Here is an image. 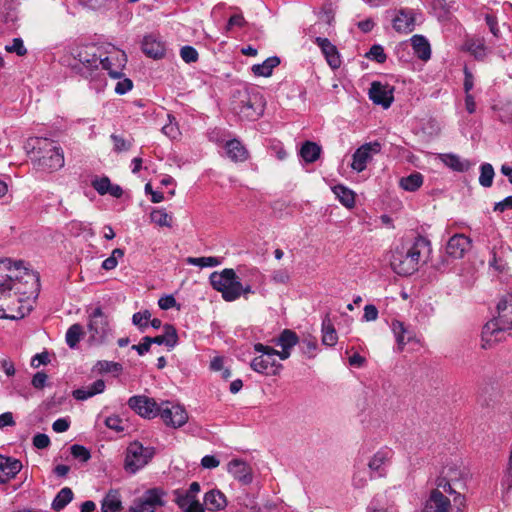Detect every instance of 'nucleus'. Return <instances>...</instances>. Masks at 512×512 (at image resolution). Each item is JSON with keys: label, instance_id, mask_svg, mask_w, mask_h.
Here are the masks:
<instances>
[{"label": "nucleus", "instance_id": "5701e85b", "mask_svg": "<svg viewBox=\"0 0 512 512\" xmlns=\"http://www.w3.org/2000/svg\"><path fill=\"white\" fill-rule=\"evenodd\" d=\"M315 43L319 46L322 53L324 54L327 63L332 69H337L341 65L338 50L334 44L328 38L316 37Z\"/></svg>", "mask_w": 512, "mask_h": 512}, {"label": "nucleus", "instance_id": "603ef678", "mask_svg": "<svg viewBox=\"0 0 512 512\" xmlns=\"http://www.w3.org/2000/svg\"><path fill=\"white\" fill-rule=\"evenodd\" d=\"M70 452L75 459H78L81 462H87L91 458L90 451L85 446L80 444L72 445L70 447Z\"/></svg>", "mask_w": 512, "mask_h": 512}, {"label": "nucleus", "instance_id": "ea45409f", "mask_svg": "<svg viewBox=\"0 0 512 512\" xmlns=\"http://www.w3.org/2000/svg\"><path fill=\"white\" fill-rule=\"evenodd\" d=\"M121 509V500L118 491L110 490L102 500V512H117Z\"/></svg>", "mask_w": 512, "mask_h": 512}, {"label": "nucleus", "instance_id": "3c124183", "mask_svg": "<svg viewBox=\"0 0 512 512\" xmlns=\"http://www.w3.org/2000/svg\"><path fill=\"white\" fill-rule=\"evenodd\" d=\"M365 56L372 60V61H375L379 64H382L386 61L387 59V55L386 53L384 52V48L379 45V44H375L373 45L370 50L365 54Z\"/></svg>", "mask_w": 512, "mask_h": 512}, {"label": "nucleus", "instance_id": "ddd939ff", "mask_svg": "<svg viewBox=\"0 0 512 512\" xmlns=\"http://www.w3.org/2000/svg\"><path fill=\"white\" fill-rule=\"evenodd\" d=\"M394 456V451L388 447L383 446L379 448L368 460L367 466L369 469L370 478H382L387 474V469L391 464Z\"/></svg>", "mask_w": 512, "mask_h": 512}, {"label": "nucleus", "instance_id": "4c0bfd02", "mask_svg": "<svg viewBox=\"0 0 512 512\" xmlns=\"http://www.w3.org/2000/svg\"><path fill=\"white\" fill-rule=\"evenodd\" d=\"M322 344L326 346H334L337 343L338 336L333 323L329 317H325L322 321Z\"/></svg>", "mask_w": 512, "mask_h": 512}, {"label": "nucleus", "instance_id": "4d7b16f0", "mask_svg": "<svg viewBox=\"0 0 512 512\" xmlns=\"http://www.w3.org/2000/svg\"><path fill=\"white\" fill-rule=\"evenodd\" d=\"M91 184L92 187L98 192V194L105 195L109 191L111 181L107 176H103L100 178H95L92 180Z\"/></svg>", "mask_w": 512, "mask_h": 512}, {"label": "nucleus", "instance_id": "4468645a", "mask_svg": "<svg viewBox=\"0 0 512 512\" xmlns=\"http://www.w3.org/2000/svg\"><path fill=\"white\" fill-rule=\"evenodd\" d=\"M158 416L166 426L172 428L182 427L188 420V414L184 407L169 401L160 403Z\"/></svg>", "mask_w": 512, "mask_h": 512}, {"label": "nucleus", "instance_id": "aec40b11", "mask_svg": "<svg viewBox=\"0 0 512 512\" xmlns=\"http://www.w3.org/2000/svg\"><path fill=\"white\" fill-rule=\"evenodd\" d=\"M21 469L20 460L0 454V484H5L15 478Z\"/></svg>", "mask_w": 512, "mask_h": 512}, {"label": "nucleus", "instance_id": "a211bd4d", "mask_svg": "<svg viewBox=\"0 0 512 512\" xmlns=\"http://www.w3.org/2000/svg\"><path fill=\"white\" fill-rule=\"evenodd\" d=\"M393 29L401 34H409L416 26V13L412 9H400L392 19Z\"/></svg>", "mask_w": 512, "mask_h": 512}, {"label": "nucleus", "instance_id": "bb28decb", "mask_svg": "<svg viewBox=\"0 0 512 512\" xmlns=\"http://www.w3.org/2000/svg\"><path fill=\"white\" fill-rule=\"evenodd\" d=\"M199 491L200 484L198 482H192L187 490H174V501L179 508L184 509L187 505H193V502H199L196 499V495Z\"/></svg>", "mask_w": 512, "mask_h": 512}, {"label": "nucleus", "instance_id": "9b49d317", "mask_svg": "<svg viewBox=\"0 0 512 512\" xmlns=\"http://www.w3.org/2000/svg\"><path fill=\"white\" fill-rule=\"evenodd\" d=\"M89 341L94 344H102L111 332L110 321L101 307H96L88 320Z\"/></svg>", "mask_w": 512, "mask_h": 512}, {"label": "nucleus", "instance_id": "864d4df0", "mask_svg": "<svg viewBox=\"0 0 512 512\" xmlns=\"http://www.w3.org/2000/svg\"><path fill=\"white\" fill-rule=\"evenodd\" d=\"M169 123L162 127V132L170 139H176L180 135L178 124L175 122V118L168 115Z\"/></svg>", "mask_w": 512, "mask_h": 512}, {"label": "nucleus", "instance_id": "72a5a7b5", "mask_svg": "<svg viewBox=\"0 0 512 512\" xmlns=\"http://www.w3.org/2000/svg\"><path fill=\"white\" fill-rule=\"evenodd\" d=\"M465 49L474 56L476 60H484L488 54V47L484 38H469L465 41Z\"/></svg>", "mask_w": 512, "mask_h": 512}, {"label": "nucleus", "instance_id": "0e129e2a", "mask_svg": "<svg viewBox=\"0 0 512 512\" xmlns=\"http://www.w3.org/2000/svg\"><path fill=\"white\" fill-rule=\"evenodd\" d=\"M33 445L37 449H45L50 445V438L44 433H38L33 437Z\"/></svg>", "mask_w": 512, "mask_h": 512}, {"label": "nucleus", "instance_id": "412c9836", "mask_svg": "<svg viewBox=\"0 0 512 512\" xmlns=\"http://www.w3.org/2000/svg\"><path fill=\"white\" fill-rule=\"evenodd\" d=\"M227 471L244 485L250 484L253 480L251 467L241 459H232L227 465Z\"/></svg>", "mask_w": 512, "mask_h": 512}, {"label": "nucleus", "instance_id": "37998d69", "mask_svg": "<svg viewBox=\"0 0 512 512\" xmlns=\"http://www.w3.org/2000/svg\"><path fill=\"white\" fill-rule=\"evenodd\" d=\"M83 335V327L79 323L71 325L65 335L66 343L70 348L77 347Z\"/></svg>", "mask_w": 512, "mask_h": 512}, {"label": "nucleus", "instance_id": "f03ea898", "mask_svg": "<svg viewBox=\"0 0 512 512\" xmlns=\"http://www.w3.org/2000/svg\"><path fill=\"white\" fill-rule=\"evenodd\" d=\"M431 251L430 241L418 235L411 241L401 243L393 250L390 265L398 275H412L421 264L428 261Z\"/></svg>", "mask_w": 512, "mask_h": 512}, {"label": "nucleus", "instance_id": "052dcab7", "mask_svg": "<svg viewBox=\"0 0 512 512\" xmlns=\"http://www.w3.org/2000/svg\"><path fill=\"white\" fill-rule=\"evenodd\" d=\"M246 25V20L245 18L243 17L242 14H234L232 15L228 22H227V25L225 27L226 31H230L233 27H239V28H242Z\"/></svg>", "mask_w": 512, "mask_h": 512}, {"label": "nucleus", "instance_id": "680f3d73", "mask_svg": "<svg viewBox=\"0 0 512 512\" xmlns=\"http://www.w3.org/2000/svg\"><path fill=\"white\" fill-rule=\"evenodd\" d=\"M503 492L508 493L512 488V465H508L501 480Z\"/></svg>", "mask_w": 512, "mask_h": 512}, {"label": "nucleus", "instance_id": "f3484780", "mask_svg": "<svg viewBox=\"0 0 512 512\" xmlns=\"http://www.w3.org/2000/svg\"><path fill=\"white\" fill-rule=\"evenodd\" d=\"M394 86L380 81H373L369 89V99L376 105L388 109L394 101Z\"/></svg>", "mask_w": 512, "mask_h": 512}, {"label": "nucleus", "instance_id": "39448f33", "mask_svg": "<svg viewBox=\"0 0 512 512\" xmlns=\"http://www.w3.org/2000/svg\"><path fill=\"white\" fill-rule=\"evenodd\" d=\"M497 313V317L488 321L482 329L483 348H489L501 341L505 332L512 330V295L498 302Z\"/></svg>", "mask_w": 512, "mask_h": 512}, {"label": "nucleus", "instance_id": "c85d7f7f", "mask_svg": "<svg viewBox=\"0 0 512 512\" xmlns=\"http://www.w3.org/2000/svg\"><path fill=\"white\" fill-rule=\"evenodd\" d=\"M391 329L399 351H402L404 346L415 338V332L399 320L392 321Z\"/></svg>", "mask_w": 512, "mask_h": 512}, {"label": "nucleus", "instance_id": "c03bdc74", "mask_svg": "<svg viewBox=\"0 0 512 512\" xmlns=\"http://www.w3.org/2000/svg\"><path fill=\"white\" fill-rule=\"evenodd\" d=\"M298 344L300 346L301 352L307 358H314L317 355L318 343L315 337L307 336L301 341L299 340Z\"/></svg>", "mask_w": 512, "mask_h": 512}, {"label": "nucleus", "instance_id": "c9c22d12", "mask_svg": "<svg viewBox=\"0 0 512 512\" xmlns=\"http://www.w3.org/2000/svg\"><path fill=\"white\" fill-rule=\"evenodd\" d=\"M322 148L315 142L305 141L299 151L300 157L306 163H314L321 155Z\"/></svg>", "mask_w": 512, "mask_h": 512}, {"label": "nucleus", "instance_id": "7ed1b4c3", "mask_svg": "<svg viewBox=\"0 0 512 512\" xmlns=\"http://www.w3.org/2000/svg\"><path fill=\"white\" fill-rule=\"evenodd\" d=\"M25 149L30 155L33 166L42 172H54L64 166V153L54 140L48 138H29Z\"/></svg>", "mask_w": 512, "mask_h": 512}, {"label": "nucleus", "instance_id": "69168bd1", "mask_svg": "<svg viewBox=\"0 0 512 512\" xmlns=\"http://www.w3.org/2000/svg\"><path fill=\"white\" fill-rule=\"evenodd\" d=\"M486 24L489 27L490 32L498 38L500 36V30L498 27V21L497 18L494 15L486 14L485 16Z\"/></svg>", "mask_w": 512, "mask_h": 512}, {"label": "nucleus", "instance_id": "9d476101", "mask_svg": "<svg viewBox=\"0 0 512 512\" xmlns=\"http://www.w3.org/2000/svg\"><path fill=\"white\" fill-rule=\"evenodd\" d=\"M153 456V448L144 447L140 442L134 441L130 443L126 449L124 469L134 474L146 466Z\"/></svg>", "mask_w": 512, "mask_h": 512}, {"label": "nucleus", "instance_id": "4be33fe9", "mask_svg": "<svg viewBox=\"0 0 512 512\" xmlns=\"http://www.w3.org/2000/svg\"><path fill=\"white\" fill-rule=\"evenodd\" d=\"M470 245L471 240L469 237L464 234H455L449 239L446 245V252L449 256L459 259L469 250Z\"/></svg>", "mask_w": 512, "mask_h": 512}, {"label": "nucleus", "instance_id": "13d9d810", "mask_svg": "<svg viewBox=\"0 0 512 512\" xmlns=\"http://www.w3.org/2000/svg\"><path fill=\"white\" fill-rule=\"evenodd\" d=\"M107 428L114 430L116 432L124 431V427L122 425V419L117 415L109 416L104 421Z\"/></svg>", "mask_w": 512, "mask_h": 512}, {"label": "nucleus", "instance_id": "de8ad7c7", "mask_svg": "<svg viewBox=\"0 0 512 512\" xmlns=\"http://www.w3.org/2000/svg\"><path fill=\"white\" fill-rule=\"evenodd\" d=\"M187 263L198 266L201 268L204 267H216L220 265L221 261L217 257L209 256V257H189L187 258Z\"/></svg>", "mask_w": 512, "mask_h": 512}, {"label": "nucleus", "instance_id": "473e14b6", "mask_svg": "<svg viewBox=\"0 0 512 512\" xmlns=\"http://www.w3.org/2000/svg\"><path fill=\"white\" fill-rule=\"evenodd\" d=\"M105 382L102 379L96 380L90 386L78 388L73 391L72 395L76 400L84 401L97 394L104 392Z\"/></svg>", "mask_w": 512, "mask_h": 512}, {"label": "nucleus", "instance_id": "49530a36", "mask_svg": "<svg viewBox=\"0 0 512 512\" xmlns=\"http://www.w3.org/2000/svg\"><path fill=\"white\" fill-rule=\"evenodd\" d=\"M494 168L489 163H483L480 166V177L479 183L481 186L488 188L492 186L493 178H494Z\"/></svg>", "mask_w": 512, "mask_h": 512}, {"label": "nucleus", "instance_id": "a19ab883", "mask_svg": "<svg viewBox=\"0 0 512 512\" xmlns=\"http://www.w3.org/2000/svg\"><path fill=\"white\" fill-rule=\"evenodd\" d=\"M399 184L402 189L414 192L422 186L423 176L419 172H414L406 177H402Z\"/></svg>", "mask_w": 512, "mask_h": 512}, {"label": "nucleus", "instance_id": "a18cd8bd", "mask_svg": "<svg viewBox=\"0 0 512 512\" xmlns=\"http://www.w3.org/2000/svg\"><path fill=\"white\" fill-rule=\"evenodd\" d=\"M151 221L161 227L172 226V216L165 209H154L150 214Z\"/></svg>", "mask_w": 512, "mask_h": 512}, {"label": "nucleus", "instance_id": "393cba45", "mask_svg": "<svg viewBox=\"0 0 512 512\" xmlns=\"http://www.w3.org/2000/svg\"><path fill=\"white\" fill-rule=\"evenodd\" d=\"M442 474L443 475L440 476L436 481V490L442 488L443 491L446 493L456 494L455 490L452 487V483L460 480L462 475L461 471L458 470L456 467H445Z\"/></svg>", "mask_w": 512, "mask_h": 512}, {"label": "nucleus", "instance_id": "f704fd0d", "mask_svg": "<svg viewBox=\"0 0 512 512\" xmlns=\"http://www.w3.org/2000/svg\"><path fill=\"white\" fill-rule=\"evenodd\" d=\"M414 54L421 60L427 61L431 57V47L428 40L422 35H414L411 38Z\"/></svg>", "mask_w": 512, "mask_h": 512}, {"label": "nucleus", "instance_id": "20e7f679", "mask_svg": "<svg viewBox=\"0 0 512 512\" xmlns=\"http://www.w3.org/2000/svg\"><path fill=\"white\" fill-rule=\"evenodd\" d=\"M101 57V47L94 44L73 45L64 50L59 62L72 73L83 78L92 77L97 71V61Z\"/></svg>", "mask_w": 512, "mask_h": 512}, {"label": "nucleus", "instance_id": "5fc2aeb1", "mask_svg": "<svg viewBox=\"0 0 512 512\" xmlns=\"http://www.w3.org/2000/svg\"><path fill=\"white\" fill-rule=\"evenodd\" d=\"M5 50L8 53H15L17 56H24L27 54V49L24 46V42L21 38H14L10 45L5 46Z\"/></svg>", "mask_w": 512, "mask_h": 512}, {"label": "nucleus", "instance_id": "423d86ee", "mask_svg": "<svg viewBox=\"0 0 512 512\" xmlns=\"http://www.w3.org/2000/svg\"><path fill=\"white\" fill-rule=\"evenodd\" d=\"M231 106L235 114L248 121L257 120L264 112L262 95L248 89L236 90L233 93Z\"/></svg>", "mask_w": 512, "mask_h": 512}, {"label": "nucleus", "instance_id": "c756f323", "mask_svg": "<svg viewBox=\"0 0 512 512\" xmlns=\"http://www.w3.org/2000/svg\"><path fill=\"white\" fill-rule=\"evenodd\" d=\"M439 159L445 166L455 172H466L473 166L471 161L454 153L439 154Z\"/></svg>", "mask_w": 512, "mask_h": 512}, {"label": "nucleus", "instance_id": "f257e3e1", "mask_svg": "<svg viewBox=\"0 0 512 512\" xmlns=\"http://www.w3.org/2000/svg\"><path fill=\"white\" fill-rule=\"evenodd\" d=\"M38 291V274L24 267L23 261L0 259V302L8 300L12 294L30 298Z\"/></svg>", "mask_w": 512, "mask_h": 512}, {"label": "nucleus", "instance_id": "2eb2a0df", "mask_svg": "<svg viewBox=\"0 0 512 512\" xmlns=\"http://www.w3.org/2000/svg\"><path fill=\"white\" fill-rule=\"evenodd\" d=\"M381 150L382 145L378 141L361 145L352 155L351 168L358 173L364 171L374 155L379 154Z\"/></svg>", "mask_w": 512, "mask_h": 512}, {"label": "nucleus", "instance_id": "e433bc0d", "mask_svg": "<svg viewBox=\"0 0 512 512\" xmlns=\"http://www.w3.org/2000/svg\"><path fill=\"white\" fill-rule=\"evenodd\" d=\"M279 64L280 58L277 56H271L262 63L253 65L251 70L255 76L269 77L272 75L273 69Z\"/></svg>", "mask_w": 512, "mask_h": 512}, {"label": "nucleus", "instance_id": "a878e982", "mask_svg": "<svg viewBox=\"0 0 512 512\" xmlns=\"http://www.w3.org/2000/svg\"><path fill=\"white\" fill-rule=\"evenodd\" d=\"M450 500L439 490H433L423 512H450Z\"/></svg>", "mask_w": 512, "mask_h": 512}, {"label": "nucleus", "instance_id": "cd10ccee", "mask_svg": "<svg viewBox=\"0 0 512 512\" xmlns=\"http://www.w3.org/2000/svg\"><path fill=\"white\" fill-rule=\"evenodd\" d=\"M227 157L234 163L245 162L249 158V151L238 139H231L225 143Z\"/></svg>", "mask_w": 512, "mask_h": 512}, {"label": "nucleus", "instance_id": "1a4fd4ad", "mask_svg": "<svg viewBox=\"0 0 512 512\" xmlns=\"http://www.w3.org/2000/svg\"><path fill=\"white\" fill-rule=\"evenodd\" d=\"M254 350L260 355L253 358L250 363L253 371L268 376H276L280 373L283 366L276 360L278 350L262 343L254 344Z\"/></svg>", "mask_w": 512, "mask_h": 512}, {"label": "nucleus", "instance_id": "2f4dec72", "mask_svg": "<svg viewBox=\"0 0 512 512\" xmlns=\"http://www.w3.org/2000/svg\"><path fill=\"white\" fill-rule=\"evenodd\" d=\"M164 333L155 337H150L151 344L165 345L168 349H173L178 343V335L175 327L171 324L163 326Z\"/></svg>", "mask_w": 512, "mask_h": 512}, {"label": "nucleus", "instance_id": "09e8293b", "mask_svg": "<svg viewBox=\"0 0 512 512\" xmlns=\"http://www.w3.org/2000/svg\"><path fill=\"white\" fill-rule=\"evenodd\" d=\"M95 367L100 373H113L114 375L120 374L123 370L120 363L107 360L98 361Z\"/></svg>", "mask_w": 512, "mask_h": 512}, {"label": "nucleus", "instance_id": "6e6552de", "mask_svg": "<svg viewBox=\"0 0 512 512\" xmlns=\"http://www.w3.org/2000/svg\"><path fill=\"white\" fill-rule=\"evenodd\" d=\"M101 57L97 61V70L99 68L107 71L108 75L114 79L121 78L123 70L127 64V55L123 50L116 48L112 44L102 45Z\"/></svg>", "mask_w": 512, "mask_h": 512}, {"label": "nucleus", "instance_id": "f8f14e48", "mask_svg": "<svg viewBox=\"0 0 512 512\" xmlns=\"http://www.w3.org/2000/svg\"><path fill=\"white\" fill-rule=\"evenodd\" d=\"M166 493L161 488H151L136 498L130 507V512H155L165 505Z\"/></svg>", "mask_w": 512, "mask_h": 512}, {"label": "nucleus", "instance_id": "0eeeda50", "mask_svg": "<svg viewBox=\"0 0 512 512\" xmlns=\"http://www.w3.org/2000/svg\"><path fill=\"white\" fill-rule=\"evenodd\" d=\"M211 286L222 294L227 302L240 298L241 282L232 268H225L221 272H213L210 275Z\"/></svg>", "mask_w": 512, "mask_h": 512}, {"label": "nucleus", "instance_id": "dca6fc26", "mask_svg": "<svg viewBox=\"0 0 512 512\" xmlns=\"http://www.w3.org/2000/svg\"><path fill=\"white\" fill-rule=\"evenodd\" d=\"M128 406L139 416L146 419H153L158 416L159 406L153 398L145 395H135L128 399Z\"/></svg>", "mask_w": 512, "mask_h": 512}, {"label": "nucleus", "instance_id": "338daca9", "mask_svg": "<svg viewBox=\"0 0 512 512\" xmlns=\"http://www.w3.org/2000/svg\"><path fill=\"white\" fill-rule=\"evenodd\" d=\"M378 318V309L373 304H368L364 307L363 320L370 322Z\"/></svg>", "mask_w": 512, "mask_h": 512}, {"label": "nucleus", "instance_id": "bf43d9fd", "mask_svg": "<svg viewBox=\"0 0 512 512\" xmlns=\"http://www.w3.org/2000/svg\"><path fill=\"white\" fill-rule=\"evenodd\" d=\"M111 140L113 141V144H114V150L117 152L127 151V150H129V148L131 146L130 143L127 142L120 135L112 134Z\"/></svg>", "mask_w": 512, "mask_h": 512}, {"label": "nucleus", "instance_id": "e2e57ef3", "mask_svg": "<svg viewBox=\"0 0 512 512\" xmlns=\"http://www.w3.org/2000/svg\"><path fill=\"white\" fill-rule=\"evenodd\" d=\"M68 230L74 236H79L82 232L88 230V225L83 222L73 220L68 225Z\"/></svg>", "mask_w": 512, "mask_h": 512}, {"label": "nucleus", "instance_id": "58836bf2", "mask_svg": "<svg viewBox=\"0 0 512 512\" xmlns=\"http://www.w3.org/2000/svg\"><path fill=\"white\" fill-rule=\"evenodd\" d=\"M73 496L74 494L71 488H62L52 501V509L56 512L63 510L73 500Z\"/></svg>", "mask_w": 512, "mask_h": 512}, {"label": "nucleus", "instance_id": "774afa93", "mask_svg": "<svg viewBox=\"0 0 512 512\" xmlns=\"http://www.w3.org/2000/svg\"><path fill=\"white\" fill-rule=\"evenodd\" d=\"M48 376L44 372H37L31 381V384L36 389H42L47 383Z\"/></svg>", "mask_w": 512, "mask_h": 512}, {"label": "nucleus", "instance_id": "b1692460", "mask_svg": "<svg viewBox=\"0 0 512 512\" xmlns=\"http://www.w3.org/2000/svg\"><path fill=\"white\" fill-rule=\"evenodd\" d=\"M142 51L153 59H161L165 56V45L156 35L150 34L143 38Z\"/></svg>", "mask_w": 512, "mask_h": 512}, {"label": "nucleus", "instance_id": "6ab92c4d", "mask_svg": "<svg viewBox=\"0 0 512 512\" xmlns=\"http://www.w3.org/2000/svg\"><path fill=\"white\" fill-rule=\"evenodd\" d=\"M276 346H280L281 350L278 351V357L281 360H286L291 355V350L299 343V337L291 329H284L277 338L273 339Z\"/></svg>", "mask_w": 512, "mask_h": 512}, {"label": "nucleus", "instance_id": "7c9ffc66", "mask_svg": "<svg viewBox=\"0 0 512 512\" xmlns=\"http://www.w3.org/2000/svg\"><path fill=\"white\" fill-rule=\"evenodd\" d=\"M204 505L209 511H221L227 506V499L220 490L212 489L205 493Z\"/></svg>", "mask_w": 512, "mask_h": 512}, {"label": "nucleus", "instance_id": "8fccbe9b", "mask_svg": "<svg viewBox=\"0 0 512 512\" xmlns=\"http://www.w3.org/2000/svg\"><path fill=\"white\" fill-rule=\"evenodd\" d=\"M151 318L149 310L139 311L133 314L132 323L143 332L148 327V322Z\"/></svg>", "mask_w": 512, "mask_h": 512}, {"label": "nucleus", "instance_id": "6e6d98bb", "mask_svg": "<svg viewBox=\"0 0 512 512\" xmlns=\"http://www.w3.org/2000/svg\"><path fill=\"white\" fill-rule=\"evenodd\" d=\"M180 56L184 62L194 63L198 60L199 54L193 46L185 45L180 49Z\"/></svg>", "mask_w": 512, "mask_h": 512}, {"label": "nucleus", "instance_id": "79ce46f5", "mask_svg": "<svg viewBox=\"0 0 512 512\" xmlns=\"http://www.w3.org/2000/svg\"><path fill=\"white\" fill-rule=\"evenodd\" d=\"M333 192L339 201L347 208H352L355 205V194L352 190L344 185H336L333 187Z\"/></svg>", "mask_w": 512, "mask_h": 512}]
</instances>
